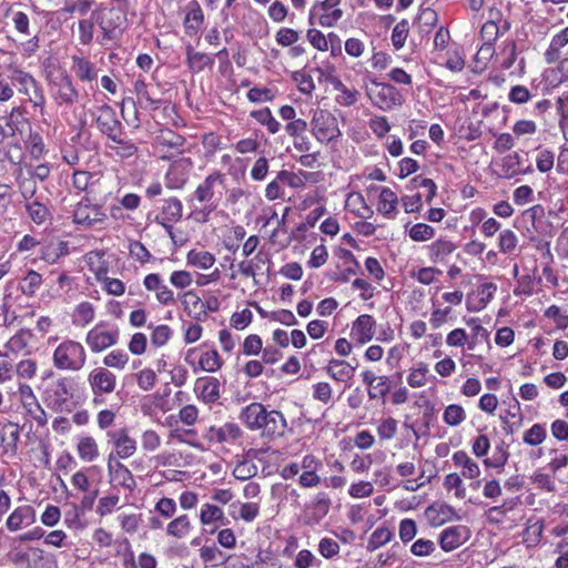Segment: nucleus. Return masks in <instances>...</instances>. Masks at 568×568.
<instances>
[{"label": "nucleus", "instance_id": "f257e3e1", "mask_svg": "<svg viewBox=\"0 0 568 568\" xmlns=\"http://www.w3.org/2000/svg\"><path fill=\"white\" fill-rule=\"evenodd\" d=\"M225 176L222 172L213 171L196 186L189 199L190 204L196 202L201 205L199 213L203 215L204 221L217 209L222 197V192L217 191V187L223 186Z\"/></svg>", "mask_w": 568, "mask_h": 568}, {"label": "nucleus", "instance_id": "f03ea898", "mask_svg": "<svg viewBox=\"0 0 568 568\" xmlns=\"http://www.w3.org/2000/svg\"><path fill=\"white\" fill-rule=\"evenodd\" d=\"M52 362L58 369L78 372L85 365V349L79 342L64 339L54 349Z\"/></svg>", "mask_w": 568, "mask_h": 568}, {"label": "nucleus", "instance_id": "7ed1b4c3", "mask_svg": "<svg viewBox=\"0 0 568 568\" xmlns=\"http://www.w3.org/2000/svg\"><path fill=\"white\" fill-rule=\"evenodd\" d=\"M311 126L313 135L321 143H329L341 135L337 119L327 110H315Z\"/></svg>", "mask_w": 568, "mask_h": 568}, {"label": "nucleus", "instance_id": "20e7f679", "mask_svg": "<svg viewBox=\"0 0 568 568\" xmlns=\"http://www.w3.org/2000/svg\"><path fill=\"white\" fill-rule=\"evenodd\" d=\"M108 219L102 205L92 203L88 195H84L74 206L72 221L74 224L92 227L97 224L104 223Z\"/></svg>", "mask_w": 568, "mask_h": 568}, {"label": "nucleus", "instance_id": "39448f33", "mask_svg": "<svg viewBox=\"0 0 568 568\" xmlns=\"http://www.w3.org/2000/svg\"><path fill=\"white\" fill-rule=\"evenodd\" d=\"M9 71L11 72L9 78L14 84H19V91L28 95L34 106H43L45 98L39 82L30 73L21 69L9 67Z\"/></svg>", "mask_w": 568, "mask_h": 568}, {"label": "nucleus", "instance_id": "423d86ee", "mask_svg": "<svg viewBox=\"0 0 568 568\" xmlns=\"http://www.w3.org/2000/svg\"><path fill=\"white\" fill-rule=\"evenodd\" d=\"M72 387L68 378H60L45 392V403L54 412H71L73 408Z\"/></svg>", "mask_w": 568, "mask_h": 568}, {"label": "nucleus", "instance_id": "0eeeda50", "mask_svg": "<svg viewBox=\"0 0 568 568\" xmlns=\"http://www.w3.org/2000/svg\"><path fill=\"white\" fill-rule=\"evenodd\" d=\"M372 84L367 94L375 106L383 111H390L402 105L403 97L394 85L377 81H373Z\"/></svg>", "mask_w": 568, "mask_h": 568}, {"label": "nucleus", "instance_id": "6e6552de", "mask_svg": "<svg viewBox=\"0 0 568 568\" xmlns=\"http://www.w3.org/2000/svg\"><path fill=\"white\" fill-rule=\"evenodd\" d=\"M88 383L93 394V403L101 404L102 395L111 394L116 386V376L105 367L92 369L88 376Z\"/></svg>", "mask_w": 568, "mask_h": 568}, {"label": "nucleus", "instance_id": "1a4fd4ad", "mask_svg": "<svg viewBox=\"0 0 568 568\" xmlns=\"http://www.w3.org/2000/svg\"><path fill=\"white\" fill-rule=\"evenodd\" d=\"M192 166L193 162L190 158L174 161L165 174V186L170 190L183 189L189 181Z\"/></svg>", "mask_w": 568, "mask_h": 568}, {"label": "nucleus", "instance_id": "9d476101", "mask_svg": "<svg viewBox=\"0 0 568 568\" xmlns=\"http://www.w3.org/2000/svg\"><path fill=\"white\" fill-rule=\"evenodd\" d=\"M118 329L105 331L103 324L95 325L87 334L85 342L93 353H100L118 343Z\"/></svg>", "mask_w": 568, "mask_h": 568}, {"label": "nucleus", "instance_id": "9b49d317", "mask_svg": "<svg viewBox=\"0 0 568 568\" xmlns=\"http://www.w3.org/2000/svg\"><path fill=\"white\" fill-rule=\"evenodd\" d=\"M341 0H324L313 7L310 13V21L312 22L315 11L321 12L318 23L322 27H334L337 21L343 17V11L339 9Z\"/></svg>", "mask_w": 568, "mask_h": 568}, {"label": "nucleus", "instance_id": "f8f14e48", "mask_svg": "<svg viewBox=\"0 0 568 568\" xmlns=\"http://www.w3.org/2000/svg\"><path fill=\"white\" fill-rule=\"evenodd\" d=\"M95 121L99 130L110 140H115V136L121 132L122 124L118 120L114 109L108 104L98 109Z\"/></svg>", "mask_w": 568, "mask_h": 568}, {"label": "nucleus", "instance_id": "ddd939ff", "mask_svg": "<svg viewBox=\"0 0 568 568\" xmlns=\"http://www.w3.org/2000/svg\"><path fill=\"white\" fill-rule=\"evenodd\" d=\"M470 537L469 529L465 526H452L439 535V545L444 551H452L465 544Z\"/></svg>", "mask_w": 568, "mask_h": 568}, {"label": "nucleus", "instance_id": "4468645a", "mask_svg": "<svg viewBox=\"0 0 568 568\" xmlns=\"http://www.w3.org/2000/svg\"><path fill=\"white\" fill-rule=\"evenodd\" d=\"M109 442L114 446L119 458H129L136 450V442L129 436L125 428L108 432Z\"/></svg>", "mask_w": 568, "mask_h": 568}, {"label": "nucleus", "instance_id": "2eb2a0df", "mask_svg": "<svg viewBox=\"0 0 568 568\" xmlns=\"http://www.w3.org/2000/svg\"><path fill=\"white\" fill-rule=\"evenodd\" d=\"M425 517L432 526H442L458 518V515L454 507L443 500H436L425 509Z\"/></svg>", "mask_w": 568, "mask_h": 568}, {"label": "nucleus", "instance_id": "dca6fc26", "mask_svg": "<svg viewBox=\"0 0 568 568\" xmlns=\"http://www.w3.org/2000/svg\"><path fill=\"white\" fill-rule=\"evenodd\" d=\"M54 99L59 104L72 105L79 99V92L74 88L69 74L62 73L61 77L53 82Z\"/></svg>", "mask_w": 568, "mask_h": 568}, {"label": "nucleus", "instance_id": "f3484780", "mask_svg": "<svg viewBox=\"0 0 568 568\" xmlns=\"http://www.w3.org/2000/svg\"><path fill=\"white\" fill-rule=\"evenodd\" d=\"M133 90L138 97V103L144 109L156 110L162 104V99L158 97L153 87L145 83L141 77L133 82Z\"/></svg>", "mask_w": 568, "mask_h": 568}, {"label": "nucleus", "instance_id": "a211bd4d", "mask_svg": "<svg viewBox=\"0 0 568 568\" xmlns=\"http://www.w3.org/2000/svg\"><path fill=\"white\" fill-rule=\"evenodd\" d=\"M267 410L261 403H251L240 414V420L251 430H261L267 416Z\"/></svg>", "mask_w": 568, "mask_h": 568}, {"label": "nucleus", "instance_id": "6ab92c4d", "mask_svg": "<svg viewBox=\"0 0 568 568\" xmlns=\"http://www.w3.org/2000/svg\"><path fill=\"white\" fill-rule=\"evenodd\" d=\"M376 321L372 315H359L352 325L351 335L359 344L371 342L375 334Z\"/></svg>", "mask_w": 568, "mask_h": 568}, {"label": "nucleus", "instance_id": "aec40b11", "mask_svg": "<svg viewBox=\"0 0 568 568\" xmlns=\"http://www.w3.org/2000/svg\"><path fill=\"white\" fill-rule=\"evenodd\" d=\"M221 383L216 377H200L195 382L194 390L206 404L215 403L221 396Z\"/></svg>", "mask_w": 568, "mask_h": 568}, {"label": "nucleus", "instance_id": "412c9836", "mask_svg": "<svg viewBox=\"0 0 568 568\" xmlns=\"http://www.w3.org/2000/svg\"><path fill=\"white\" fill-rule=\"evenodd\" d=\"M325 373L336 382L347 383L354 377L356 365L344 359L332 358L324 367Z\"/></svg>", "mask_w": 568, "mask_h": 568}, {"label": "nucleus", "instance_id": "4be33fe9", "mask_svg": "<svg viewBox=\"0 0 568 568\" xmlns=\"http://www.w3.org/2000/svg\"><path fill=\"white\" fill-rule=\"evenodd\" d=\"M180 298L184 311L190 317L200 322L206 321L204 302L195 292L187 291Z\"/></svg>", "mask_w": 568, "mask_h": 568}, {"label": "nucleus", "instance_id": "5701e85b", "mask_svg": "<svg viewBox=\"0 0 568 568\" xmlns=\"http://www.w3.org/2000/svg\"><path fill=\"white\" fill-rule=\"evenodd\" d=\"M19 438L20 432L18 424L12 422L6 423L0 429V444L2 445L3 454L16 455Z\"/></svg>", "mask_w": 568, "mask_h": 568}, {"label": "nucleus", "instance_id": "b1692460", "mask_svg": "<svg viewBox=\"0 0 568 568\" xmlns=\"http://www.w3.org/2000/svg\"><path fill=\"white\" fill-rule=\"evenodd\" d=\"M119 548L124 549L126 555L124 557V565L131 568H156V559L154 556L148 552L139 555L138 560L134 559V554L131 550L130 542L128 540L122 541Z\"/></svg>", "mask_w": 568, "mask_h": 568}, {"label": "nucleus", "instance_id": "393cba45", "mask_svg": "<svg viewBox=\"0 0 568 568\" xmlns=\"http://www.w3.org/2000/svg\"><path fill=\"white\" fill-rule=\"evenodd\" d=\"M287 427V422L278 410H271L264 420L262 434L268 437L282 436Z\"/></svg>", "mask_w": 568, "mask_h": 568}, {"label": "nucleus", "instance_id": "a878e982", "mask_svg": "<svg viewBox=\"0 0 568 568\" xmlns=\"http://www.w3.org/2000/svg\"><path fill=\"white\" fill-rule=\"evenodd\" d=\"M34 518L36 515L32 507H19L9 516L7 527L9 530L16 531L30 526L34 521Z\"/></svg>", "mask_w": 568, "mask_h": 568}, {"label": "nucleus", "instance_id": "bb28decb", "mask_svg": "<svg viewBox=\"0 0 568 568\" xmlns=\"http://www.w3.org/2000/svg\"><path fill=\"white\" fill-rule=\"evenodd\" d=\"M456 250L454 242L438 239L427 246L428 257L434 263H443Z\"/></svg>", "mask_w": 568, "mask_h": 568}, {"label": "nucleus", "instance_id": "cd10ccee", "mask_svg": "<svg viewBox=\"0 0 568 568\" xmlns=\"http://www.w3.org/2000/svg\"><path fill=\"white\" fill-rule=\"evenodd\" d=\"M241 435V428L234 423H226L221 427H211L209 430L210 440H215L217 443L234 442Z\"/></svg>", "mask_w": 568, "mask_h": 568}, {"label": "nucleus", "instance_id": "c85d7f7f", "mask_svg": "<svg viewBox=\"0 0 568 568\" xmlns=\"http://www.w3.org/2000/svg\"><path fill=\"white\" fill-rule=\"evenodd\" d=\"M568 44V27L551 38L550 44L545 52V60L552 64L560 59V50Z\"/></svg>", "mask_w": 568, "mask_h": 568}, {"label": "nucleus", "instance_id": "c756f323", "mask_svg": "<svg viewBox=\"0 0 568 568\" xmlns=\"http://www.w3.org/2000/svg\"><path fill=\"white\" fill-rule=\"evenodd\" d=\"M454 465L462 468V474L465 477L474 479L479 476L478 465L467 455L464 450H458L453 455Z\"/></svg>", "mask_w": 568, "mask_h": 568}, {"label": "nucleus", "instance_id": "7c9ffc66", "mask_svg": "<svg viewBox=\"0 0 568 568\" xmlns=\"http://www.w3.org/2000/svg\"><path fill=\"white\" fill-rule=\"evenodd\" d=\"M215 261V256L207 251L191 250L186 254L187 265L199 270L211 268L214 265Z\"/></svg>", "mask_w": 568, "mask_h": 568}, {"label": "nucleus", "instance_id": "2f4dec72", "mask_svg": "<svg viewBox=\"0 0 568 568\" xmlns=\"http://www.w3.org/2000/svg\"><path fill=\"white\" fill-rule=\"evenodd\" d=\"M72 70L81 81L91 82L97 79L98 72L94 65L87 59L80 57L72 58Z\"/></svg>", "mask_w": 568, "mask_h": 568}, {"label": "nucleus", "instance_id": "473e14b6", "mask_svg": "<svg viewBox=\"0 0 568 568\" xmlns=\"http://www.w3.org/2000/svg\"><path fill=\"white\" fill-rule=\"evenodd\" d=\"M397 196L388 187H383L379 194L377 211L388 219L394 217L393 213L396 211Z\"/></svg>", "mask_w": 568, "mask_h": 568}, {"label": "nucleus", "instance_id": "72a5a7b5", "mask_svg": "<svg viewBox=\"0 0 568 568\" xmlns=\"http://www.w3.org/2000/svg\"><path fill=\"white\" fill-rule=\"evenodd\" d=\"M346 206L362 219H371L374 214L373 209L367 205L361 193H351L347 197Z\"/></svg>", "mask_w": 568, "mask_h": 568}, {"label": "nucleus", "instance_id": "f704fd0d", "mask_svg": "<svg viewBox=\"0 0 568 568\" xmlns=\"http://www.w3.org/2000/svg\"><path fill=\"white\" fill-rule=\"evenodd\" d=\"M186 59L193 72H201L206 67L213 65L214 60L206 53L194 51L192 47L186 49Z\"/></svg>", "mask_w": 568, "mask_h": 568}, {"label": "nucleus", "instance_id": "c9c22d12", "mask_svg": "<svg viewBox=\"0 0 568 568\" xmlns=\"http://www.w3.org/2000/svg\"><path fill=\"white\" fill-rule=\"evenodd\" d=\"M204 21V14L196 1H192L189 6L187 13L184 19L185 29L191 32H196Z\"/></svg>", "mask_w": 568, "mask_h": 568}, {"label": "nucleus", "instance_id": "e433bc0d", "mask_svg": "<svg viewBox=\"0 0 568 568\" xmlns=\"http://www.w3.org/2000/svg\"><path fill=\"white\" fill-rule=\"evenodd\" d=\"M79 457L84 462H93L99 456L95 439L91 436L81 437L77 445Z\"/></svg>", "mask_w": 568, "mask_h": 568}, {"label": "nucleus", "instance_id": "4c0bfd02", "mask_svg": "<svg viewBox=\"0 0 568 568\" xmlns=\"http://www.w3.org/2000/svg\"><path fill=\"white\" fill-rule=\"evenodd\" d=\"M95 310L90 302H81L77 305L73 313V323L78 326L84 327L94 320Z\"/></svg>", "mask_w": 568, "mask_h": 568}, {"label": "nucleus", "instance_id": "58836bf2", "mask_svg": "<svg viewBox=\"0 0 568 568\" xmlns=\"http://www.w3.org/2000/svg\"><path fill=\"white\" fill-rule=\"evenodd\" d=\"M258 505L256 503H234L231 505V515L234 518H242L245 521H252L258 514Z\"/></svg>", "mask_w": 568, "mask_h": 568}, {"label": "nucleus", "instance_id": "ea45409f", "mask_svg": "<svg viewBox=\"0 0 568 568\" xmlns=\"http://www.w3.org/2000/svg\"><path fill=\"white\" fill-rule=\"evenodd\" d=\"M111 141L113 144L108 148L120 159H130L138 153V146L131 141L120 139L119 134Z\"/></svg>", "mask_w": 568, "mask_h": 568}, {"label": "nucleus", "instance_id": "a19ab883", "mask_svg": "<svg viewBox=\"0 0 568 568\" xmlns=\"http://www.w3.org/2000/svg\"><path fill=\"white\" fill-rule=\"evenodd\" d=\"M183 213L182 202L178 197L166 199L162 207V217L169 222H178L181 220Z\"/></svg>", "mask_w": 568, "mask_h": 568}, {"label": "nucleus", "instance_id": "79ce46f5", "mask_svg": "<svg viewBox=\"0 0 568 568\" xmlns=\"http://www.w3.org/2000/svg\"><path fill=\"white\" fill-rule=\"evenodd\" d=\"M252 118H254L258 123L265 125L270 133L275 134L280 131L281 124L273 116L271 110L268 108H264L258 111H253L251 113Z\"/></svg>", "mask_w": 568, "mask_h": 568}, {"label": "nucleus", "instance_id": "37998d69", "mask_svg": "<svg viewBox=\"0 0 568 568\" xmlns=\"http://www.w3.org/2000/svg\"><path fill=\"white\" fill-rule=\"evenodd\" d=\"M443 419L448 426L456 427L466 419V412L460 405L450 404L445 408Z\"/></svg>", "mask_w": 568, "mask_h": 568}, {"label": "nucleus", "instance_id": "c03bdc74", "mask_svg": "<svg viewBox=\"0 0 568 568\" xmlns=\"http://www.w3.org/2000/svg\"><path fill=\"white\" fill-rule=\"evenodd\" d=\"M42 284V276L33 271L29 270L22 280L21 292L26 296H33Z\"/></svg>", "mask_w": 568, "mask_h": 568}, {"label": "nucleus", "instance_id": "a18cd8bd", "mask_svg": "<svg viewBox=\"0 0 568 568\" xmlns=\"http://www.w3.org/2000/svg\"><path fill=\"white\" fill-rule=\"evenodd\" d=\"M393 532L385 527L377 528L367 541V550L374 551L390 541Z\"/></svg>", "mask_w": 568, "mask_h": 568}, {"label": "nucleus", "instance_id": "49530a36", "mask_svg": "<svg viewBox=\"0 0 568 568\" xmlns=\"http://www.w3.org/2000/svg\"><path fill=\"white\" fill-rule=\"evenodd\" d=\"M222 359L216 351H209L201 355L199 365L201 369L210 373L219 371L222 366Z\"/></svg>", "mask_w": 568, "mask_h": 568}, {"label": "nucleus", "instance_id": "de8ad7c7", "mask_svg": "<svg viewBox=\"0 0 568 568\" xmlns=\"http://www.w3.org/2000/svg\"><path fill=\"white\" fill-rule=\"evenodd\" d=\"M26 210L30 219L38 225L43 224L50 215V212L47 209V206L38 201L28 203L26 205Z\"/></svg>", "mask_w": 568, "mask_h": 568}, {"label": "nucleus", "instance_id": "09e8293b", "mask_svg": "<svg viewBox=\"0 0 568 568\" xmlns=\"http://www.w3.org/2000/svg\"><path fill=\"white\" fill-rule=\"evenodd\" d=\"M32 338V332L28 328H22L10 338L8 345L13 352H21L29 346Z\"/></svg>", "mask_w": 568, "mask_h": 568}, {"label": "nucleus", "instance_id": "8fccbe9b", "mask_svg": "<svg viewBox=\"0 0 568 568\" xmlns=\"http://www.w3.org/2000/svg\"><path fill=\"white\" fill-rule=\"evenodd\" d=\"M93 3V0H64V6L61 9V12L85 16L92 8Z\"/></svg>", "mask_w": 568, "mask_h": 568}, {"label": "nucleus", "instance_id": "3c124183", "mask_svg": "<svg viewBox=\"0 0 568 568\" xmlns=\"http://www.w3.org/2000/svg\"><path fill=\"white\" fill-rule=\"evenodd\" d=\"M499 12L496 13L490 10V19L485 22L480 29V36L481 39L485 41V43L490 44L496 41L499 34V28L497 23L495 22L494 18L495 16H498Z\"/></svg>", "mask_w": 568, "mask_h": 568}, {"label": "nucleus", "instance_id": "603ef678", "mask_svg": "<svg viewBox=\"0 0 568 568\" xmlns=\"http://www.w3.org/2000/svg\"><path fill=\"white\" fill-rule=\"evenodd\" d=\"M408 234L415 242H425L435 236V229L425 223H417L410 227Z\"/></svg>", "mask_w": 568, "mask_h": 568}, {"label": "nucleus", "instance_id": "864d4df0", "mask_svg": "<svg viewBox=\"0 0 568 568\" xmlns=\"http://www.w3.org/2000/svg\"><path fill=\"white\" fill-rule=\"evenodd\" d=\"M409 32V23L407 20L399 21L392 31V43L395 49L399 50L404 47Z\"/></svg>", "mask_w": 568, "mask_h": 568}, {"label": "nucleus", "instance_id": "5fc2aeb1", "mask_svg": "<svg viewBox=\"0 0 568 568\" xmlns=\"http://www.w3.org/2000/svg\"><path fill=\"white\" fill-rule=\"evenodd\" d=\"M428 367L424 363H419L416 368H413L407 377V383L413 388L422 387L427 382Z\"/></svg>", "mask_w": 568, "mask_h": 568}, {"label": "nucleus", "instance_id": "6e6d98bb", "mask_svg": "<svg viewBox=\"0 0 568 568\" xmlns=\"http://www.w3.org/2000/svg\"><path fill=\"white\" fill-rule=\"evenodd\" d=\"M518 237L511 230H504L499 234V250L501 253L511 254L516 250Z\"/></svg>", "mask_w": 568, "mask_h": 568}, {"label": "nucleus", "instance_id": "4d7b16f0", "mask_svg": "<svg viewBox=\"0 0 568 568\" xmlns=\"http://www.w3.org/2000/svg\"><path fill=\"white\" fill-rule=\"evenodd\" d=\"M190 531V521L186 516H180L168 526V534L176 538L185 537Z\"/></svg>", "mask_w": 568, "mask_h": 568}, {"label": "nucleus", "instance_id": "13d9d810", "mask_svg": "<svg viewBox=\"0 0 568 568\" xmlns=\"http://www.w3.org/2000/svg\"><path fill=\"white\" fill-rule=\"evenodd\" d=\"M515 507V501L514 499H510V500H505L503 503V505L500 506H494V507H490L487 513H486V516H487V519L490 521V523H500L504 518V516L513 510Z\"/></svg>", "mask_w": 568, "mask_h": 568}, {"label": "nucleus", "instance_id": "bf43d9fd", "mask_svg": "<svg viewBox=\"0 0 568 568\" xmlns=\"http://www.w3.org/2000/svg\"><path fill=\"white\" fill-rule=\"evenodd\" d=\"M128 362L129 355L121 349L112 351L103 358V364L106 367H112L116 369H123Z\"/></svg>", "mask_w": 568, "mask_h": 568}, {"label": "nucleus", "instance_id": "052dcab7", "mask_svg": "<svg viewBox=\"0 0 568 568\" xmlns=\"http://www.w3.org/2000/svg\"><path fill=\"white\" fill-rule=\"evenodd\" d=\"M200 557L205 564L210 562L214 567L225 559L223 552L215 545L203 546L200 549Z\"/></svg>", "mask_w": 568, "mask_h": 568}, {"label": "nucleus", "instance_id": "680f3d73", "mask_svg": "<svg viewBox=\"0 0 568 568\" xmlns=\"http://www.w3.org/2000/svg\"><path fill=\"white\" fill-rule=\"evenodd\" d=\"M305 176H306L305 172H301L300 174H296L294 172L283 170L277 173V180L281 181V183H285L293 189L303 187Z\"/></svg>", "mask_w": 568, "mask_h": 568}, {"label": "nucleus", "instance_id": "e2e57ef3", "mask_svg": "<svg viewBox=\"0 0 568 568\" xmlns=\"http://www.w3.org/2000/svg\"><path fill=\"white\" fill-rule=\"evenodd\" d=\"M546 438V429L540 424H535L524 434V442L530 446L541 444Z\"/></svg>", "mask_w": 568, "mask_h": 568}, {"label": "nucleus", "instance_id": "0e129e2a", "mask_svg": "<svg viewBox=\"0 0 568 568\" xmlns=\"http://www.w3.org/2000/svg\"><path fill=\"white\" fill-rule=\"evenodd\" d=\"M397 433V420L393 417L381 420L377 434L382 440L392 439Z\"/></svg>", "mask_w": 568, "mask_h": 568}, {"label": "nucleus", "instance_id": "69168bd1", "mask_svg": "<svg viewBox=\"0 0 568 568\" xmlns=\"http://www.w3.org/2000/svg\"><path fill=\"white\" fill-rule=\"evenodd\" d=\"M68 254L67 244L61 242L55 246H47L42 251L41 257L48 263H55L62 255Z\"/></svg>", "mask_w": 568, "mask_h": 568}, {"label": "nucleus", "instance_id": "338daca9", "mask_svg": "<svg viewBox=\"0 0 568 568\" xmlns=\"http://www.w3.org/2000/svg\"><path fill=\"white\" fill-rule=\"evenodd\" d=\"M171 335L172 329L168 325L155 326L151 334V343L156 347H161L169 342Z\"/></svg>", "mask_w": 568, "mask_h": 568}, {"label": "nucleus", "instance_id": "774afa93", "mask_svg": "<svg viewBox=\"0 0 568 568\" xmlns=\"http://www.w3.org/2000/svg\"><path fill=\"white\" fill-rule=\"evenodd\" d=\"M257 471L256 466L248 460L237 463L233 469V475L241 480H246L253 477Z\"/></svg>", "mask_w": 568, "mask_h": 568}]
</instances>
